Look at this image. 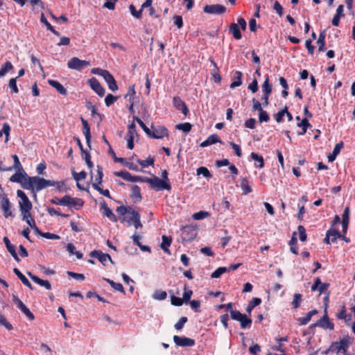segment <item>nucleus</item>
I'll return each mask as SVG.
<instances>
[{
	"label": "nucleus",
	"instance_id": "19",
	"mask_svg": "<svg viewBox=\"0 0 355 355\" xmlns=\"http://www.w3.org/2000/svg\"><path fill=\"white\" fill-rule=\"evenodd\" d=\"M28 275L34 282L40 286L44 287L47 290H50L51 288V285L49 281L43 280L31 272H28Z\"/></svg>",
	"mask_w": 355,
	"mask_h": 355
},
{
	"label": "nucleus",
	"instance_id": "42",
	"mask_svg": "<svg viewBox=\"0 0 355 355\" xmlns=\"http://www.w3.org/2000/svg\"><path fill=\"white\" fill-rule=\"evenodd\" d=\"M10 132V127L8 123H3L2 129L0 130V137L3 136V135H6L5 141L7 142L9 139V135Z\"/></svg>",
	"mask_w": 355,
	"mask_h": 355
},
{
	"label": "nucleus",
	"instance_id": "6",
	"mask_svg": "<svg viewBox=\"0 0 355 355\" xmlns=\"http://www.w3.org/2000/svg\"><path fill=\"white\" fill-rule=\"evenodd\" d=\"M29 177L24 170L16 171V173L10 178V181L20 184L21 187L26 189L28 182L27 178Z\"/></svg>",
	"mask_w": 355,
	"mask_h": 355
},
{
	"label": "nucleus",
	"instance_id": "58",
	"mask_svg": "<svg viewBox=\"0 0 355 355\" xmlns=\"http://www.w3.org/2000/svg\"><path fill=\"white\" fill-rule=\"evenodd\" d=\"M92 187H94V189L97 190L101 194L103 195L104 196H106L107 198H111L110 191L108 189L104 190L102 188H101L99 185H97V184H92Z\"/></svg>",
	"mask_w": 355,
	"mask_h": 355
},
{
	"label": "nucleus",
	"instance_id": "45",
	"mask_svg": "<svg viewBox=\"0 0 355 355\" xmlns=\"http://www.w3.org/2000/svg\"><path fill=\"white\" fill-rule=\"evenodd\" d=\"M228 271L227 268L226 267H219L211 275V278H218L223 273Z\"/></svg>",
	"mask_w": 355,
	"mask_h": 355
},
{
	"label": "nucleus",
	"instance_id": "47",
	"mask_svg": "<svg viewBox=\"0 0 355 355\" xmlns=\"http://www.w3.org/2000/svg\"><path fill=\"white\" fill-rule=\"evenodd\" d=\"M21 215L22 217V220L26 221V223L30 226V224H32L31 222H35L34 218L32 216L31 214V210H28V211L24 215V212H21Z\"/></svg>",
	"mask_w": 355,
	"mask_h": 355
},
{
	"label": "nucleus",
	"instance_id": "32",
	"mask_svg": "<svg viewBox=\"0 0 355 355\" xmlns=\"http://www.w3.org/2000/svg\"><path fill=\"white\" fill-rule=\"evenodd\" d=\"M325 37H326V34H325L324 31H323L322 32H320V33L319 35L318 40L317 41L319 51H324L326 50Z\"/></svg>",
	"mask_w": 355,
	"mask_h": 355
},
{
	"label": "nucleus",
	"instance_id": "50",
	"mask_svg": "<svg viewBox=\"0 0 355 355\" xmlns=\"http://www.w3.org/2000/svg\"><path fill=\"white\" fill-rule=\"evenodd\" d=\"M297 125L302 128V132H301V135H304L306 130L308 127H309L311 125L306 118H304L302 120L300 123H298Z\"/></svg>",
	"mask_w": 355,
	"mask_h": 355
},
{
	"label": "nucleus",
	"instance_id": "28",
	"mask_svg": "<svg viewBox=\"0 0 355 355\" xmlns=\"http://www.w3.org/2000/svg\"><path fill=\"white\" fill-rule=\"evenodd\" d=\"M114 162L123 164L125 166L128 167L130 170L135 171H139V170L137 165L133 164L132 162H127L124 158L114 157Z\"/></svg>",
	"mask_w": 355,
	"mask_h": 355
},
{
	"label": "nucleus",
	"instance_id": "53",
	"mask_svg": "<svg viewBox=\"0 0 355 355\" xmlns=\"http://www.w3.org/2000/svg\"><path fill=\"white\" fill-rule=\"evenodd\" d=\"M129 9H130V13L132 16H134L137 19H140L141 17V13H142L141 9H140L139 10H137L136 8L133 5H130L129 6Z\"/></svg>",
	"mask_w": 355,
	"mask_h": 355
},
{
	"label": "nucleus",
	"instance_id": "63",
	"mask_svg": "<svg viewBox=\"0 0 355 355\" xmlns=\"http://www.w3.org/2000/svg\"><path fill=\"white\" fill-rule=\"evenodd\" d=\"M0 326H3L8 330L12 329V325L7 321L5 316L1 314H0Z\"/></svg>",
	"mask_w": 355,
	"mask_h": 355
},
{
	"label": "nucleus",
	"instance_id": "30",
	"mask_svg": "<svg viewBox=\"0 0 355 355\" xmlns=\"http://www.w3.org/2000/svg\"><path fill=\"white\" fill-rule=\"evenodd\" d=\"M250 157L253 160H254V165L257 168H262L264 166V161L261 155H259L256 153H252L250 154Z\"/></svg>",
	"mask_w": 355,
	"mask_h": 355
},
{
	"label": "nucleus",
	"instance_id": "49",
	"mask_svg": "<svg viewBox=\"0 0 355 355\" xmlns=\"http://www.w3.org/2000/svg\"><path fill=\"white\" fill-rule=\"evenodd\" d=\"M289 245H290V249H291V251L295 254H297L298 253V248L297 247V239L294 237V236H293V237L291 238L290 242H289Z\"/></svg>",
	"mask_w": 355,
	"mask_h": 355
},
{
	"label": "nucleus",
	"instance_id": "51",
	"mask_svg": "<svg viewBox=\"0 0 355 355\" xmlns=\"http://www.w3.org/2000/svg\"><path fill=\"white\" fill-rule=\"evenodd\" d=\"M302 302V295L300 293H295L293 296V300L292 302V305L294 309H297L300 306V304Z\"/></svg>",
	"mask_w": 355,
	"mask_h": 355
},
{
	"label": "nucleus",
	"instance_id": "52",
	"mask_svg": "<svg viewBox=\"0 0 355 355\" xmlns=\"http://www.w3.org/2000/svg\"><path fill=\"white\" fill-rule=\"evenodd\" d=\"M12 159L14 160L13 168L16 171H23L24 170L23 166L21 165V162H19V157H17V155H12Z\"/></svg>",
	"mask_w": 355,
	"mask_h": 355
},
{
	"label": "nucleus",
	"instance_id": "29",
	"mask_svg": "<svg viewBox=\"0 0 355 355\" xmlns=\"http://www.w3.org/2000/svg\"><path fill=\"white\" fill-rule=\"evenodd\" d=\"M49 84L53 87L55 88L56 90L62 95L66 96L67 94V89L64 87V86L60 84L59 82L53 80H49Z\"/></svg>",
	"mask_w": 355,
	"mask_h": 355
},
{
	"label": "nucleus",
	"instance_id": "16",
	"mask_svg": "<svg viewBox=\"0 0 355 355\" xmlns=\"http://www.w3.org/2000/svg\"><path fill=\"white\" fill-rule=\"evenodd\" d=\"M317 325L323 329L329 330L334 329V324L329 321L327 313L320 320H318Z\"/></svg>",
	"mask_w": 355,
	"mask_h": 355
},
{
	"label": "nucleus",
	"instance_id": "8",
	"mask_svg": "<svg viewBox=\"0 0 355 355\" xmlns=\"http://www.w3.org/2000/svg\"><path fill=\"white\" fill-rule=\"evenodd\" d=\"M114 175L117 177H120L123 180L130 182H145L144 180H146V177H140L131 175L129 172L125 171H121L116 172Z\"/></svg>",
	"mask_w": 355,
	"mask_h": 355
},
{
	"label": "nucleus",
	"instance_id": "31",
	"mask_svg": "<svg viewBox=\"0 0 355 355\" xmlns=\"http://www.w3.org/2000/svg\"><path fill=\"white\" fill-rule=\"evenodd\" d=\"M131 197L135 202L141 201V195L140 193V188L137 185H133L131 189Z\"/></svg>",
	"mask_w": 355,
	"mask_h": 355
},
{
	"label": "nucleus",
	"instance_id": "55",
	"mask_svg": "<svg viewBox=\"0 0 355 355\" xmlns=\"http://www.w3.org/2000/svg\"><path fill=\"white\" fill-rule=\"evenodd\" d=\"M8 86L12 89V92L15 94H17L19 92V89L17 86V78H11L9 80Z\"/></svg>",
	"mask_w": 355,
	"mask_h": 355
},
{
	"label": "nucleus",
	"instance_id": "15",
	"mask_svg": "<svg viewBox=\"0 0 355 355\" xmlns=\"http://www.w3.org/2000/svg\"><path fill=\"white\" fill-rule=\"evenodd\" d=\"M174 107L180 110L184 116H187L189 113V108L186 103L179 96H175L173 99Z\"/></svg>",
	"mask_w": 355,
	"mask_h": 355
},
{
	"label": "nucleus",
	"instance_id": "43",
	"mask_svg": "<svg viewBox=\"0 0 355 355\" xmlns=\"http://www.w3.org/2000/svg\"><path fill=\"white\" fill-rule=\"evenodd\" d=\"M209 213L206 211H200L193 214L192 217L194 220H202L209 216Z\"/></svg>",
	"mask_w": 355,
	"mask_h": 355
},
{
	"label": "nucleus",
	"instance_id": "56",
	"mask_svg": "<svg viewBox=\"0 0 355 355\" xmlns=\"http://www.w3.org/2000/svg\"><path fill=\"white\" fill-rule=\"evenodd\" d=\"M134 120L138 123L144 131L149 136L151 133V130H150L139 118L134 117Z\"/></svg>",
	"mask_w": 355,
	"mask_h": 355
},
{
	"label": "nucleus",
	"instance_id": "62",
	"mask_svg": "<svg viewBox=\"0 0 355 355\" xmlns=\"http://www.w3.org/2000/svg\"><path fill=\"white\" fill-rule=\"evenodd\" d=\"M270 120V117L266 111L263 110L259 114V121L260 123L268 122Z\"/></svg>",
	"mask_w": 355,
	"mask_h": 355
},
{
	"label": "nucleus",
	"instance_id": "35",
	"mask_svg": "<svg viewBox=\"0 0 355 355\" xmlns=\"http://www.w3.org/2000/svg\"><path fill=\"white\" fill-rule=\"evenodd\" d=\"M261 302V300L259 297H254L252 300L249 302L246 311L250 314L252 310L257 306L259 305Z\"/></svg>",
	"mask_w": 355,
	"mask_h": 355
},
{
	"label": "nucleus",
	"instance_id": "57",
	"mask_svg": "<svg viewBox=\"0 0 355 355\" xmlns=\"http://www.w3.org/2000/svg\"><path fill=\"white\" fill-rule=\"evenodd\" d=\"M70 225H71V230L76 232H80L83 231V227L82 224H80V223L71 221Z\"/></svg>",
	"mask_w": 355,
	"mask_h": 355
},
{
	"label": "nucleus",
	"instance_id": "24",
	"mask_svg": "<svg viewBox=\"0 0 355 355\" xmlns=\"http://www.w3.org/2000/svg\"><path fill=\"white\" fill-rule=\"evenodd\" d=\"M162 243L160 245V248L163 250V251L168 254H171L170 250L168 249L169 246L172 243V239L166 235H163L162 236Z\"/></svg>",
	"mask_w": 355,
	"mask_h": 355
},
{
	"label": "nucleus",
	"instance_id": "26",
	"mask_svg": "<svg viewBox=\"0 0 355 355\" xmlns=\"http://www.w3.org/2000/svg\"><path fill=\"white\" fill-rule=\"evenodd\" d=\"M230 33L232 35L234 38L236 40H240L242 37V35L240 31V28L237 24L232 23L230 26Z\"/></svg>",
	"mask_w": 355,
	"mask_h": 355
},
{
	"label": "nucleus",
	"instance_id": "64",
	"mask_svg": "<svg viewBox=\"0 0 355 355\" xmlns=\"http://www.w3.org/2000/svg\"><path fill=\"white\" fill-rule=\"evenodd\" d=\"M187 322V317H182L179 321L175 324V328L177 329V330H181L184 324Z\"/></svg>",
	"mask_w": 355,
	"mask_h": 355
},
{
	"label": "nucleus",
	"instance_id": "22",
	"mask_svg": "<svg viewBox=\"0 0 355 355\" xmlns=\"http://www.w3.org/2000/svg\"><path fill=\"white\" fill-rule=\"evenodd\" d=\"M242 73L239 71H236L232 75V83L230 84V88L234 89L240 86L242 84Z\"/></svg>",
	"mask_w": 355,
	"mask_h": 355
},
{
	"label": "nucleus",
	"instance_id": "36",
	"mask_svg": "<svg viewBox=\"0 0 355 355\" xmlns=\"http://www.w3.org/2000/svg\"><path fill=\"white\" fill-rule=\"evenodd\" d=\"M107 282H108L110 286L116 291H119L122 293L123 294H125V290L123 288V285L121 283H116L114 281L110 279H104Z\"/></svg>",
	"mask_w": 355,
	"mask_h": 355
},
{
	"label": "nucleus",
	"instance_id": "21",
	"mask_svg": "<svg viewBox=\"0 0 355 355\" xmlns=\"http://www.w3.org/2000/svg\"><path fill=\"white\" fill-rule=\"evenodd\" d=\"M71 197L69 196H64L62 198L54 197L51 200V202L55 205L69 206L71 205Z\"/></svg>",
	"mask_w": 355,
	"mask_h": 355
},
{
	"label": "nucleus",
	"instance_id": "13",
	"mask_svg": "<svg viewBox=\"0 0 355 355\" xmlns=\"http://www.w3.org/2000/svg\"><path fill=\"white\" fill-rule=\"evenodd\" d=\"M88 84L99 96H103L105 95V89L101 86V85L96 78L93 77L89 79Z\"/></svg>",
	"mask_w": 355,
	"mask_h": 355
},
{
	"label": "nucleus",
	"instance_id": "40",
	"mask_svg": "<svg viewBox=\"0 0 355 355\" xmlns=\"http://www.w3.org/2000/svg\"><path fill=\"white\" fill-rule=\"evenodd\" d=\"M155 159L154 157H148L145 160L137 159V163L144 168L148 167V166H154Z\"/></svg>",
	"mask_w": 355,
	"mask_h": 355
},
{
	"label": "nucleus",
	"instance_id": "27",
	"mask_svg": "<svg viewBox=\"0 0 355 355\" xmlns=\"http://www.w3.org/2000/svg\"><path fill=\"white\" fill-rule=\"evenodd\" d=\"M81 122L83 124V132L85 137L86 141L87 144H89L91 139V133H90V128L88 124V122L81 117Z\"/></svg>",
	"mask_w": 355,
	"mask_h": 355
},
{
	"label": "nucleus",
	"instance_id": "10",
	"mask_svg": "<svg viewBox=\"0 0 355 355\" xmlns=\"http://www.w3.org/2000/svg\"><path fill=\"white\" fill-rule=\"evenodd\" d=\"M168 135V131L164 126L157 125L152 126L151 133L149 136L154 139H162Z\"/></svg>",
	"mask_w": 355,
	"mask_h": 355
},
{
	"label": "nucleus",
	"instance_id": "46",
	"mask_svg": "<svg viewBox=\"0 0 355 355\" xmlns=\"http://www.w3.org/2000/svg\"><path fill=\"white\" fill-rule=\"evenodd\" d=\"M197 175H202L207 178H210L212 177V175L209 171L205 166H200L197 169Z\"/></svg>",
	"mask_w": 355,
	"mask_h": 355
},
{
	"label": "nucleus",
	"instance_id": "60",
	"mask_svg": "<svg viewBox=\"0 0 355 355\" xmlns=\"http://www.w3.org/2000/svg\"><path fill=\"white\" fill-rule=\"evenodd\" d=\"M98 174L97 176L95 178V182L93 184H97V185H99L102 182V179L103 176V168L98 166Z\"/></svg>",
	"mask_w": 355,
	"mask_h": 355
},
{
	"label": "nucleus",
	"instance_id": "38",
	"mask_svg": "<svg viewBox=\"0 0 355 355\" xmlns=\"http://www.w3.org/2000/svg\"><path fill=\"white\" fill-rule=\"evenodd\" d=\"M192 125L190 123L186 122L183 123H179L175 125V129L182 130L185 133L191 131Z\"/></svg>",
	"mask_w": 355,
	"mask_h": 355
},
{
	"label": "nucleus",
	"instance_id": "4",
	"mask_svg": "<svg viewBox=\"0 0 355 355\" xmlns=\"http://www.w3.org/2000/svg\"><path fill=\"white\" fill-rule=\"evenodd\" d=\"M17 196L19 198V206L20 212H24V215H26L28 210L32 209L33 205L22 190L19 189L17 191Z\"/></svg>",
	"mask_w": 355,
	"mask_h": 355
},
{
	"label": "nucleus",
	"instance_id": "3",
	"mask_svg": "<svg viewBox=\"0 0 355 355\" xmlns=\"http://www.w3.org/2000/svg\"><path fill=\"white\" fill-rule=\"evenodd\" d=\"M352 343L351 338L345 337L339 342H334L331 345L329 350L337 354L341 352L343 355H346V352Z\"/></svg>",
	"mask_w": 355,
	"mask_h": 355
},
{
	"label": "nucleus",
	"instance_id": "17",
	"mask_svg": "<svg viewBox=\"0 0 355 355\" xmlns=\"http://www.w3.org/2000/svg\"><path fill=\"white\" fill-rule=\"evenodd\" d=\"M107 84L109 89L113 92L118 89V86L113 76L108 71L103 77Z\"/></svg>",
	"mask_w": 355,
	"mask_h": 355
},
{
	"label": "nucleus",
	"instance_id": "25",
	"mask_svg": "<svg viewBox=\"0 0 355 355\" xmlns=\"http://www.w3.org/2000/svg\"><path fill=\"white\" fill-rule=\"evenodd\" d=\"M343 10V5L338 6V7L336 9V13L331 21L333 26H338L339 25L340 17H344Z\"/></svg>",
	"mask_w": 355,
	"mask_h": 355
},
{
	"label": "nucleus",
	"instance_id": "23",
	"mask_svg": "<svg viewBox=\"0 0 355 355\" xmlns=\"http://www.w3.org/2000/svg\"><path fill=\"white\" fill-rule=\"evenodd\" d=\"M3 242L6 246V248L8 250V251L11 254V255L12 256V257L14 258V259L17 261H19V258L16 252V250H15V246L13 245H12L10 242V240L8 239V237H4L3 238Z\"/></svg>",
	"mask_w": 355,
	"mask_h": 355
},
{
	"label": "nucleus",
	"instance_id": "37",
	"mask_svg": "<svg viewBox=\"0 0 355 355\" xmlns=\"http://www.w3.org/2000/svg\"><path fill=\"white\" fill-rule=\"evenodd\" d=\"M13 68L12 63L10 61L6 62L1 65L0 69V78L4 76L7 72L10 71Z\"/></svg>",
	"mask_w": 355,
	"mask_h": 355
},
{
	"label": "nucleus",
	"instance_id": "41",
	"mask_svg": "<svg viewBox=\"0 0 355 355\" xmlns=\"http://www.w3.org/2000/svg\"><path fill=\"white\" fill-rule=\"evenodd\" d=\"M261 87H262V91L263 92V94H266V95L270 94V93L272 92V85L269 83L268 77L266 78V79L263 82Z\"/></svg>",
	"mask_w": 355,
	"mask_h": 355
},
{
	"label": "nucleus",
	"instance_id": "39",
	"mask_svg": "<svg viewBox=\"0 0 355 355\" xmlns=\"http://www.w3.org/2000/svg\"><path fill=\"white\" fill-rule=\"evenodd\" d=\"M135 94H136V92H135V85L130 86L128 87V92H127V94L125 96V98L128 102H133V100L135 98Z\"/></svg>",
	"mask_w": 355,
	"mask_h": 355
},
{
	"label": "nucleus",
	"instance_id": "5",
	"mask_svg": "<svg viewBox=\"0 0 355 355\" xmlns=\"http://www.w3.org/2000/svg\"><path fill=\"white\" fill-rule=\"evenodd\" d=\"M230 316L232 320L240 322L242 329L248 328L252 324V319L248 318L245 314H243L239 311L231 310Z\"/></svg>",
	"mask_w": 355,
	"mask_h": 355
},
{
	"label": "nucleus",
	"instance_id": "11",
	"mask_svg": "<svg viewBox=\"0 0 355 355\" xmlns=\"http://www.w3.org/2000/svg\"><path fill=\"white\" fill-rule=\"evenodd\" d=\"M12 300L14 303L17 305V308L21 310V311L26 315V317L31 320H33L35 319V316L33 313L29 310L28 308L20 300L17 296L13 295Z\"/></svg>",
	"mask_w": 355,
	"mask_h": 355
},
{
	"label": "nucleus",
	"instance_id": "7",
	"mask_svg": "<svg viewBox=\"0 0 355 355\" xmlns=\"http://www.w3.org/2000/svg\"><path fill=\"white\" fill-rule=\"evenodd\" d=\"M90 65L89 62L83 60L78 58L73 57L71 58L67 62V67L71 69L77 71H82L84 68Z\"/></svg>",
	"mask_w": 355,
	"mask_h": 355
},
{
	"label": "nucleus",
	"instance_id": "1",
	"mask_svg": "<svg viewBox=\"0 0 355 355\" xmlns=\"http://www.w3.org/2000/svg\"><path fill=\"white\" fill-rule=\"evenodd\" d=\"M28 182L26 190H30L35 198L37 197V193L41 190L49 187H54L55 181L46 180L40 176H30L27 178Z\"/></svg>",
	"mask_w": 355,
	"mask_h": 355
},
{
	"label": "nucleus",
	"instance_id": "59",
	"mask_svg": "<svg viewBox=\"0 0 355 355\" xmlns=\"http://www.w3.org/2000/svg\"><path fill=\"white\" fill-rule=\"evenodd\" d=\"M297 230L300 236V240L301 241H305L306 240V234L304 227L302 225H299Z\"/></svg>",
	"mask_w": 355,
	"mask_h": 355
},
{
	"label": "nucleus",
	"instance_id": "18",
	"mask_svg": "<svg viewBox=\"0 0 355 355\" xmlns=\"http://www.w3.org/2000/svg\"><path fill=\"white\" fill-rule=\"evenodd\" d=\"M101 210L103 211V214L107 216L112 222H116L117 218L113 214L112 211L107 206L105 202L101 204Z\"/></svg>",
	"mask_w": 355,
	"mask_h": 355
},
{
	"label": "nucleus",
	"instance_id": "20",
	"mask_svg": "<svg viewBox=\"0 0 355 355\" xmlns=\"http://www.w3.org/2000/svg\"><path fill=\"white\" fill-rule=\"evenodd\" d=\"M218 142L221 143L220 138L218 137V136L217 135L213 134V135L209 136L206 140L202 141L200 144V146L204 148V147H207L208 146L214 144Z\"/></svg>",
	"mask_w": 355,
	"mask_h": 355
},
{
	"label": "nucleus",
	"instance_id": "33",
	"mask_svg": "<svg viewBox=\"0 0 355 355\" xmlns=\"http://www.w3.org/2000/svg\"><path fill=\"white\" fill-rule=\"evenodd\" d=\"M241 188L243 194H248L252 191V188L249 186V182L246 178L241 179Z\"/></svg>",
	"mask_w": 355,
	"mask_h": 355
},
{
	"label": "nucleus",
	"instance_id": "48",
	"mask_svg": "<svg viewBox=\"0 0 355 355\" xmlns=\"http://www.w3.org/2000/svg\"><path fill=\"white\" fill-rule=\"evenodd\" d=\"M328 234L331 235V241L335 242L338 238L342 236L340 232L336 229H330L327 231Z\"/></svg>",
	"mask_w": 355,
	"mask_h": 355
},
{
	"label": "nucleus",
	"instance_id": "14",
	"mask_svg": "<svg viewBox=\"0 0 355 355\" xmlns=\"http://www.w3.org/2000/svg\"><path fill=\"white\" fill-rule=\"evenodd\" d=\"M1 206L3 211V215L6 218L14 216L12 211H11V204L10 200L7 196H3L1 200Z\"/></svg>",
	"mask_w": 355,
	"mask_h": 355
},
{
	"label": "nucleus",
	"instance_id": "2",
	"mask_svg": "<svg viewBox=\"0 0 355 355\" xmlns=\"http://www.w3.org/2000/svg\"><path fill=\"white\" fill-rule=\"evenodd\" d=\"M146 183H148L150 188L158 191L167 190L170 191L171 189V186L170 182H167L166 180H162L159 178L157 176H153V178H146L144 180Z\"/></svg>",
	"mask_w": 355,
	"mask_h": 355
},
{
	"label": "nucleus",
	"instance_id": "44",
	"mask_svg": "<svg viewBox=\"0 0 355 355\" xmlns=\"http://www.w3.org/2000/svg\"><path fill=\"white\" fill-rule=\"evenodd\" d=\"M153 297L157 300H164L166 298L167 294L164 291L157 290L154 292Z\"/></svg>",
	"mask_w": 355,
	"mask_h": 355
},
{
	"label": "nucleus",
	"instance_id": "34",
	"mask_svg": "<svg viewBox=\"0 0 355 355\" xmlns=\"http://www.w3.org/2000/svg\"><path fill=\"white\" fill-rule=\"evenodd\" d=\"M317 313H318L317 310H312V311L308 312L305 317L300 318L298 319V322H300V324L305 325L311 320L312 316Z\"/></svg>",
	"mask_w": 355,
	"mask_h": 355
},
{
	"label": "nucleus",
	"instance_id": "61",
	"mask_svg": "<svg viewBox=\"0 0 355 355\" xmlns=\"http://www.w3.org/2000/svg\"><path fill=\"white\" fill-rule=\"evenodd\" d=\"M287 112V107H286L284 109L278 112L275 115V118L277 123H280L283 121V117L285 116V113Z\"/></svg>",
	"mask_w": 355,
	"mask_h": 355
},
{
	"label": "nucleus",
	"instance_id": "9",
	"mask_svg": "<svg viewBox=\"0 0 355 355\" xmlns=\"http://www.w3.org/2000/svg\"><path fill=\"white\" fill-rule=\"evenodd\" d=\"M203 11L210 15H222L226 11V8L220 4L206 5Z\"/></svg>",
	"mask_w": 355,
	"mask_h": 355
},
{
	"label": "nucleus",
	"instance_id": "12",
	"mask_svg": "<svg viewBox=\"0 0 355 355\" xmlns=\"http://www.w3.org/2000/svg\"><path fill=\"white\" fill-rule=\"evenodd\" d=\"M173 341L176 345L180 347H193L196 343L193 339L179 336H174Z\"/></svg>",
	"mask_w": 355,
	"mask_h": 355
},
{
	"label": "nucleus",
	"instance_id": "54",
	"mask_svg": "<svg viewBox=\"0 0 355 355\" xmlns=\"http://www.w3.org/2000/svg\"><path fill=\"white\" fill-rule=\"evenodd\" d=\"M117 98H118L116 96H114L111 94H107L105 98V103L106 106H111L117 100Z\"/></svg>",
	"mask_w": 355,
	"mask_h": 355
}]
</instances>
